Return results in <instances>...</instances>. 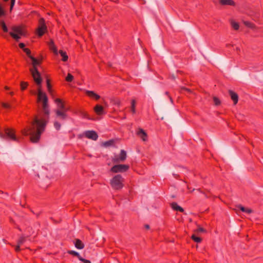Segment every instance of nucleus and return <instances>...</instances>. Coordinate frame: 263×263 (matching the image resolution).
Masks as SVG:
<instances>
[{
  "label": "nucleus",
  "mask_w": 263,
  "mask_h": 263,
  "mask_svg": "<svg viewBox=\"0 0 263 263\" xmlns=\"http://www.w3.org/2000/svg\"><path fill=\"white\" fill-rule=\"evenodd\" d=\"M15 0H11V6H10V10L11 11L13 9V7L14 5Z\"/></svg>",
  "instance_id": "36"
},
{
  "label": "nucleus",
  "mask_w": 263,
  "mask_h": 263,
  "mask_svg": "<svg viewBox=\"0 0 263 263\" xmlns=\"http://www.w3.org/2000/svg\"><path fill=\"white\" fill-rule=\"evenodd\" d=\"M145 228L146 229H149V225H148V224H146V225L145 226Z\"/></svg>",
  "instance_id": "46"
},
{
  "label": "nucleus",
  "mask_w": 263,
  "mask_h": 263,
  "mask_svg": "<svg viewBox=\"0 0 263 263\" xmlns=\"http://www.w3.org/2000/svg\"><path fill=\"white\" fill-rule=\"evenodd\" d=\"M115 103L117 104V105L119 106L121 104L120 101L119 100H117L115 102Z\"/></svg>",
  "instance_id": "44"
},
{
  "label": "nucleus",
  "mask_w": 263,
  "mask_h": 263,
  "mask_svg": "<svg viewBox=\"0 0 263 263\" xmlns=\"http://www.w3.org/2000/svg\"><path fill=\"white\" fill-rule=\"evenodd\" d=\"M19 46L21 48L23 49L24 50V49H25L24 47H25V44L24 43H20L19 44Z\"/></svg>",
  "instance_id": "40"
},
{
  "label": "nucleus",
  "mask_w": 263,
  "mask_h": 263,
  "mask_svg": "<svg viewBox=\"0 0 263 263\" xmlns=\"http://www.w3.org/2000/svg\"><path fill=\"white\" fill-rule=\"evenodd\" d=\"M11 30L9 32L10 35L16 41H18L22 36H25L26 34L24 28L21 26H13Z\"/></svg>",
  "instance_id": "2"
},
{
  "label": "nucleus",
  "mask_w": 263,
  "mask_h": 263,
  "mask_svg": "<svg viewBox=\"0 0 263 263\" xmlns=\"http://www.w3.org/2000/svg\"><path fill=\"white\" fill-rule=\"evenodd\" d=\"M236 50H237V51H239L240 50V48H238V47H237V48H236Z\"/></svg>",
  "instance_id": "49"
},
{
  "label": "nucleus",
  "mask_w": 263,
  "mask_h": 263,
  "mask_svg": "<svg viewBox=\"0 0 263 263\" xmlns=\"http://www.w3.org/2000/svg\"><path fill=\"white\" fill-rule=\"evenodd\" d=\"M68 86H69L70 87L72 86L71 84H68Z\"/></svg>",
  "instance_id": "53"
},
{
  "label": "nucleus",
  "mask_w": 263,
  "mask_h": 263,
  "mask_svg": "<svg viewBox=\"0 0 263 263\" xmlns=\"http://www.w3.org/2000/svg\"><path fill=\"white\" fill-rule=\"evenodd\" d=\"M74 246L78 249H82L84 248V245L79 239H77Z\"/></svg>",
  "instance_id": "20"
},
{
  "label": "nucleus",
  "mask_w": 263,
  "mask_h": 263,
  "mask_svg": "<svg viewBox=\"0 0 263 263\" xmlns=\"http://www.w3.org/2000/svg\"><path fill=\"white\" fill-rule=\"evenodd\" d=\"M10 94L11 95H13V92H10Z\"/></svg>",
  "instance_id": "51"
},
{
  "label": "nucleus",
  "mask_w": 263,
  "mask_h": 263,
  "mask_svg": "<svg viewBox=\"0 0 263 263\" xmlns=\"http://www.w3.org/2000/svg\"><path fill=\"white\" fill-rule=\"evenodd\" d=\"M94 110L98 115H101L104 114L103 107L100 105H96V106L94 107Z\"/></svg>",
  "instance_id": "14"
},
{
  "label": "nucleus",
  "mask_w": 263,
  "mask_h": 263,
  "mask_svg": "<svg viewBox=\"0 0 263 263\" xmlns=\"http://www.w3.org/2000/svg\"><path fill=\"white\" fill-rule=\"evenodd\" d=\"M124 178L120 175H115L110 180V184L112 188L116 190H120L123 187Z\"/></svg>",
  "instance_id": "3"
},
{
  "label": "nucleus",
  "mask_w": 263,
  "mask_h": 263,
  "mask_svg": "<svg viewBox=\"0 0 263 263\" xmlns=\"http://www.w3.org/2000/svg\"><path fill=\"white\" fill-rule=\"evenodd\" d=\"M231 24L232 27L234 29L238 30L239 29V24L237 22H235V21H234L233 20H231Z\"/></svg>",
  "instance_id": "24"
},
{
  "label": "nucleus",
  "mask_w": 263,
  "mask_h": 263,
  "mask_svg": "<svg viewBox=\"0 0 263 263\" xmlns=\"http://www.w3.org/2000/svg\"><path fill=\"white\" fill-rule=\"evenodd\" d=\"M81 115H82V116H83V117L84 118H86L88 119H90V118L89 117V116L88 115V114L86 112V111H82L81 112Z\"/></svg>",
  "instance_id": "34"
},
{
  "label": "nucleus",
  "mask_w": 263,
  "mask_h": 263,
  "mask_svg": "<svg viewBox=\"0 0 263 263\" xmlns=\"http://www.w3.org/2000/svg\"><path fill=\"white\" fill-rule=\"evenodd\" d=\"M68 253L70 254H72V255H75V256H78V258L80 259V257H81L79 253L77 252H76L74 251H68Z\"/></svg>",
  "instance_id": "30"
},
{
  "label": "nucleus",
  "mask_w": 263,
  "mask_h": 263,
  "mask_svg": "<svg viewBox=\"0 0 263 263\" xmlns=\"http://www.w3.org/2000/svg\"><path fill=\"white\" fill-rule=\"evenodd\" d=\"M15 251H19L20 250V245H17L16 247H15Z\"/></svg>",
  "instance_id": "42"
},
{
  "label": "nucleus",
  "mask_w": 263,
  "mask_h": 263,
  "mask_svg": "<svg viewBox=\"0 0 263 263\" xmlns=\"http://www.w3.org/2000/svg\"><path fill=\"white\" fill-rule=\"evenodd\" d=\"M80 260L84 263H91L90 260L84 259L82 257H80Z\"/></svg>",
  "instance_id": "35"
},
{
  "label": "nucleus",
  "mask_w": 263,
  "mask_h": 263,
  "mask_svg": "<svg viewBox=\"0 0 263 263\" xmlns=\"http://www.w3.org/2000/svg\"><path fill=\"white\" fill-rule=\"evenodd\" d=\"M137 134L142 139L143 141H146L147 134L142 128H139Z\"/></svg>",
  "instance_id": "12"
},
{
  "label": "nucleus",
  "mask_w": 263,
  "mask_h": 263,
  "mask_svg": "<svg viewBox=\"0 0 263 263\" xmlns=\"http://www.w3.org/2000/svg\"><path fill=\"white\" fill-rule=\"evenodd\" d=\"M57 105L55 112L57 117L64 119L65 117L64 103L60 99L57 98L54 100Z\"/></svg>",
  "instance_id": "4"
},
{
  "label": "nucleus",
  "mask_w": 263,
  "mask_h": 263,
  "mask_svg": "<svg viewBox=\"0 0 263 263\" xmlns=\"http://www.w3.org/2000/svg\"><path fill=\"white\" fill-rule=\"evenodd\" d=\"M220 3L222 5H228L230 6H235V3L233 0H220Z\"/></svg>",
  "instance_id": "18"
},
{
  "label": "nucleus",
  "mask_w": 263,
  "mask_h": 263,
  "mask_svg": "<svg viewBox=\"0 0 263 263\" xmlns=\"http://www.w3.org/2000/svg\"><path fill=\"white\" fill-rule=\"evenodd\" d=\"M172 78H173V79H176V77H175V76L174 74L172 76Z\"/></svg>",
  "instance_id": "48"
},
{
  "label": "nucleus",
  "mask_w": 263,
  "mask_h": 263,
  "mask_svg": "<svg viewBox=\"0 0 263 263\" xmlns=\"http://www.w3.org/2000/svg\"><path fill=\"white\" fill-rule=\"evenodd\" d=\"M6 11L4 8L0 4V17L5 15Z\"/></svg>",
  "instance_id": "26"
},
{
  "label": "nucleus",
  "mask_w": 263,
  "mask_h": 263,
  "mask_svg": "<svg viewBox=\"0 0 263 263\" xmlns=\"http://www.w3.org/2000/svg\"><path fill=\"white\" fill-rule=\"evenodd\" d=\"M126 159V152L124 150H121L120 154L115 155L112 159V161L114 163H119L120 162H123Z\"/></svg>",
  "instance_id": "10"
},
{
  "label": "nucleus",
  "mask_w": 263,
  "mask_h": 263,
  "mask_svg": "<svg viewBox=\"0 0 263 263\" xmlns=\"http://www.w3.org/2000/svg\"><path fill=\"white\" fill-rule=\"evenodd\" d=\"M114 143V141L113 140H110L108 141L105 142L103 143V145L106 147L109 146L110 145H112Z\"/></svg>",
  "instance_id": "25"
},
{
  "label": "nucleus",
  "mask_w": 263,
  "mask_h": 263,
  "mask_svg": "<svg viewBox=\"0 0 263 263\" xmlns=\"http://www.w3.org/2000/svg\"><path fill=\"white\" fill-rule=\"evenodd\" d=\"M74 79L73 76L70 73L67 74V82H72Z\"/></svg>",
  "instance_id": "28"
},
{
  "label": "nucleus",
  "mask_w": 263,
  "mask_h": 263,
  "mask_svg": "<svg viewBox=\"0 0 263 263\" xmlns=\"http://www.w3.org/2000/svg\"><path fill=\"white\" fill-rule=\"evenodd\" d=\"M243 23L246 25L247 27L251 28V29H256V26L253 23L246 21H242Z\"/></svg>",
  "instance_id": "19"
},
{
  "label": "nucleus",
  "mask_w": 263,
  "mask_h": 263,
  "mask_svg": "<svg viewBox=\"0 0 263 263\" xmlns=\"http://www.w3.org/2000/svg\"><path fill=\"white\" fill-rule=\"evenodd\" d=\"M238 208H239L240 209H241V206H242L241 205H239L237 206Z\"/></svg>",
  "instance_id": "50"
},
{
  "label": "nucleus",
  "mask_w": 263,
  "mask_h": 263,
  "mask_svg": "<svg viewBox=\"0 0 263 263\" xmlns=\"http://www.w3.org/2000/svg\"><path fill=\"white\" fill-rule=\"evenodd\" d=\"M171 205L172 208L174 210L179 211L181 212H183L184 211L183 209L179 205H178L176 202H173L171 203Z\"/></svg>",
  "instance_id": "17"
},
{
  "label": "nucleus",
  "mask_w": 263,
  "mask_h": 263,
  "mask_svg": "<svg viewBox=\"0 0 263 263\" xmlns=\"http://www.w3.org/2000/svg\"><path fill=\"white\" fill-rule=\"evenodd\" d=\"M84 135L88 138L93 140H96L98 138L97 133L93 130L86 131L84 133Z\"/></svg>",
  "instance_id": "11"
},
{
  "label": "nucleus",
  "mask_w": 263,
  "mask_h": 263,
  "mask_svg": "<svg viewBox=\"0 0 263 263\" xmlns=\"http://www.w3.org/2000/svg\"><path fill=\"white\" fill-rule=\"evenodd\" d=\"M30 71L31 72V75L33 78L34 82L39 86L38 88H41V83L42 82V79L41 78V74L39 72L37 69L30 68Z\"/></svg>",
  "instance_id": "5"
},
{
  "label": "nucleus",
  "mask_w": 263,
  "mask_h": 263,
  "mask_svg": "<svg viewBox=\"0 0 263 263\" xmlns=\"http://www.w3.org/2000/svg\"><path fill=\"white\" fill-rule=\"evenodd\" d=\"M29 58L32 60V64L33 67L32 68L37 69L36 66L40 64V62L31 55H29Z\"/></svg>",
  "instance_id": "16"
},
{
  "label": "nucleus",
  "mask_w": 263,
  "mask_h": 263,
  "mask_svg": "<svg viewBox=\"0 0 263 263\" xmlns=\"http://www.w3.org/2000/svg\"><path fill=\"white\" fill-rule=\"evenodd\" d=\"M170 99H171V101L172 102L173 100H172V98H170Z\"/></svg>",
  "instance_id": "52"
},
{
  "label": "nucleus",
  "mask_w": 263,
  "mask_h": 263,
  "mask_svg": "<svg viewBox=\"0 0 263 263\" xmlns=\"http://www.w3.org/2000/svg\"><path fill=\"white\" fill-rule=\"evenodd\" d=\"M26 238V237H25L24 236H22L18 241V242H17L18 245H21L23 244L25 241Z\"/></svg>",
  "instance_id": "27"
},
{
  "label": "nucleus",
  "mask_w": 263,
  "mask_h": 263,
  "mask_svg": "<svg viewBox=\"0 0 263 263\" xmlns=\"http://www.w3.org/2000/svg\"><path fill=\"white\" fill-rule=\"evenodd\" d=\"M181 89L185 90L187 91L188 92H192L191 90L188 88L182 87H181Z\"/></svg>",
  "instance_id": "43"
},
{
  "label": "nucleus",
  "mask_w": 263,
  "mask_h": 263,
  "mask_svg": "<svg viewBox=\"0 0 263 263\" xmlns=\"http://www.w3.org/2000/svg\"><path fill=\"white\" fill-rule=\"evenodd\" d=\"M5 89L6 90H8V89H9V88L8 86H5Z\"/></svg>",
  "instance_id": "47"
},
{
  "label": "nucleus",
  "mask_w": 263,
  "mask_h": 263,
  "mask_svg": "<svg viewBox=\"0 0 263 263\" xmlns=\"http://www.w3.org/2000/svg\"><path fill=\"white\" fill-rule=\"evenodd\" d=\"M2 105L5 108H10V105L7 103H2Z\"/></svg>",
  "instance_id": "38"
},
{
  "label": "nucleus",
  "mask_w": 263,
  "mask_h": 263,
  "mask_svg": "<svg viewBox=\"0 0 263 263\" xmlns=\"http://www.w3.org/2000/svg\"><path fill=\"white\" fill-rule=\"evenodd\" d=\"M229 94L231 96V99L233 101L234 104H236L238 102V96L234 91L231 90H229Z\"/></svg>",
  "instance_id": "13"
},
{
  "label": "nucleus",
  "mask_w": 263,
  "mask_h": 263,
  "mask_svg": "<svg viewBox=\"0 0 263 263\" xmlns=\"http://www.w3.org/2000/svg\"><path fill=\"white\" fill-rule=\"evenodd\" d=\"M54 126L57 130H59L61 128V124L58 121H55L54 123Z\"/></svg>",
  "instance_id": "31"
},
{
  "label": "nucleus",
  "mask_w": 263,
  "mask_h": 263,
  "mask_svg": "<svg viewBox=\"0 0 263 263\" xmlns=\"http://www.w3.org/2000/svg\"><path fill=\"white\" fill-rule=\"evenodd\" d=\"M37 102L40 103L44 116H35L30 126L22 130L25 136H30V140L33 143H37L39 141L47 123L45 116L50 113L48 97L41 88L37 89Z\"/></svg>",
  "instance_id": "1"
},
{
  "label": "nucleus",
  "mask_w": 263,
  "mask_h": 263,
  "mask_svg": "<svg viewBox=\"0 0 263 263\" xmlns=\"http://www.w3.org/2000/svg\"><path fill=\"white\" fill-rule=\"evenodd\" d=\"M136 101L135 100H132L131 102V111L132 113L135 114L136 112Z\"/></svg>",
  "instance_id": "22"
},
{
  "label": "nucleus",
  "mask_w": 263,
  "mask_h": 263,
  "mask_svg": "<svg viewBox=\"0 0 263 263\" xmlns=\"http://www.w3.org/2000/svg\"><path fill=\"white\" fill-rule=\"evenodd\" d=\"M0 25L4 32H7L8 31V28L4 21L0 22Z\"/></svg>",
  "instance_id": "23"
},
{
  "label": "nucleus",
  "mask_w": 263,
  "mask_h": 263,
  "mask_svg": "<svg viewBox=\"0 0 263 263\" xmlns=\"http://www.w3.org/2000/svg\"><path fill=\"white\" fill-rule=\"evenodd\" d=\"M129 168V166L126 164H116L111 168V172L118 173H123L127 171Z\"/></svg>",
  "instance_id": "8"
},
{
  "label": "nucleus",
  "mask_w": 263,
  "mask_h": 263,
  "mask_svg": "<svg viewBox=\"0 0 263 263\" xmlns=\"http://www.w3.org/2000/svg\"><path fill=\"white\" fill-rule=\"evenodd\" d=\"M24 51L26 53V54L28 55L29 57V55H30V51L29 49H28V48L24 49Z\"/></svg>",
  "instance_id": "37"
},
{
  "label": "nucleus",
  "mask_w": 263,
  "mask_h": 263,
  "mask_svg": "<svg viewBox=\"0 0 263 263\" xmlns=\"http://www.w3.org/2000/svg\"><path fill=\"white\" fill-rule=\"evenodd\" d=\"M5 135L3 134L2 132H0V138L2 139H5L6 137L12 140L13 141H17L18 140L16 137L14 133L12 130L10 129L7 128L5 130Z\"/></svg>",
  "instance_id": "7"
},
{
  "label": "nucleus",
  "mask_w": 263,
  "mask_h": 263,
  "mask_svg": "<svg viewBox=\"0 0 263 263\" xmlns=\"http://www.w3.org/2000/svg\"><path fill=\"white\" fill-rule=\"evenodd\" d=\"M48 44L50 49L52 50L55 55H58V53H59L62 57V60L64 62L66 61V53L62 50H60L58 51L52 40H50V41L48 43Z\"/></svg>",
  "instance_id": "6"
},
{
  "label": "nucleus",
  "mask_w": 263,
  "mask_h": 263,
  "mask_svg": "<svg viewBox=\"0 0 263 263\" xmlns=\"http://www.w3.org/2000/svg\"><path fill=\"white\" fill-rule=\"evenodd\" d=\"M46 31L47 27L45 24V21L42 18L39 21V26L36 29V33L39 36H41Z\"/></svg>",
  "instance_id": "9"
},
{
  "label": "nucleus",
  "mask_w": 263,
  "mask_h": 263,
  "mask_svg": "<svg viewBox=\"0 0 263 263\" xmlns=\"http://www.w3.org/2000/svg\"><path fill=\"white\" fill-rule=\"evenodd\" d=\"M192 238L197 242H200L201 241V239L200 238L196 237L194 235L192 236Z\"/></svg>",
  "instance_id": "32"
},
{
  "label": "nucleus",
  "mask_w": 263,
  "mask_h": 263,
  "mask_svg": "<svg viewBox=\"0 0 263 263\" xmlns=\"http://www.w3.org/2000/svg\"><path fill=\"white\" fill-rule=\"evenodd\" d=\"M86 93L89 97L91 98H93L96 100H98L100 98V96L96 94L94 91H90V90H86L85 91Z\"/></svg>",
  "instance_id": "15"
},
{
  "label": "nucleus",
  "mask_w": 263,
  "mask_h": 263,
  "mask_svg": "<svg viewBox=\"0 0 263 263\" xmlns=\"http://www.w3.org/2000/svg\"><path fill=\"white\" fill-rule=\"evenodd\" d=\"M213 100H214V103L216 105H218L220 104V101L217 97H214L213 98Z\"/></svg>",
  "instance_id": "33"
},
{
  "label": "nucleus",
  "mask_w": 263,
  "mask_h": 263,
  "mask_svg": "<svg viewBox=\"0 0 263 263\" xmlns=\"http://www.w3.org/2000/svg\"><path fill=\"white\" fill-rule=\"evenodd\" d=\"M46 85H47L48 91L51 96H52L53 95V90L52 89L51 85L50 84L49 80H47V81H46Z\"/></svg>",
  "instance_id": "21"
},
{
  "label": "nucleus",
  "mask_w": 263,
  "mask_h": 263,
  "mask_svg": "<svg viewBox=\"0 0 263 263\" xmlns=\"http://www.w3.org/2000/svg\"><path fill=\"white\" fill-rule=\"evenodd\" d=\"M240 210L245 212L246 211V208L243 206H241Z\"/></svg>",
  "instance_id": "45"
},
{
  "label": "nucleus",
  "mask_w": 263,
  "mask_h": 263,
  "mask_svg": "<svg viewBox=\"0 0 263 263\" xmlns=\"http://www.w3.org/2000/svg\"><path fill=\"white\" fill-rule=\"evenodd\" d=\"M205 230L202 228H201L200 227H199L197 230H196V232H203Z\"/></svg>",
  "instance_id": "39"
},
{
  "label": "nucleus",
  "mask_w": 263,
  "mask_h": 263,
  "mask_svg": "<svg viewBox=\"0 0 263 263\" xmlns=\"http://www.w3.org/2000/svg\"><path fill=\"white\" fill-rule=\"evenodd\" d=\"M252 210L251 209H246V211L245 212H246L247 213H251L252 212Z\"/></svg>",
  "instance_id": "41"
},
{
  "label": "nucleus",
  "mask_w": 263,
  "mask_h": 263,
  "mask_svg": "<svg viewBox=\"0 0 263 263\" xmlns=\"http://www.w3.org/2000/svg\"><path fill=\"white\" fill-rule=\"evenodd\" d=\"M28 86V83L25 82H21V87L22 90H24Z\"/></svg>",
  "instance_id": "29"
}]
</instances>
